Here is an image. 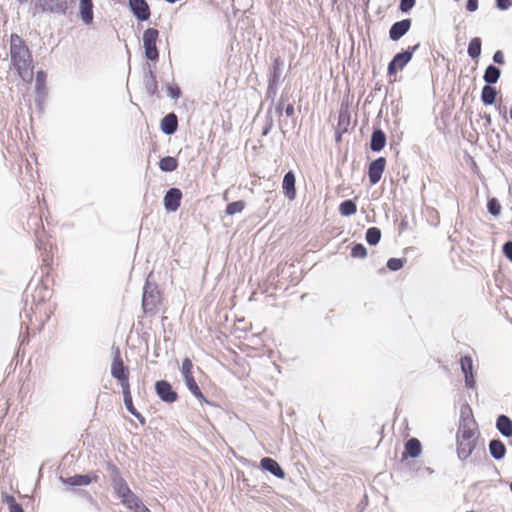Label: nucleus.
Returning a JSON list of instances; mask_svg holds the SVG:
<instances>
[{
    "label": "nucleus",
    "mask_w": 512,
    "mask_h": 512,
    "mask_svg": "<svg viewBox=\"0 0 512 512\" xmlns=\"http://www.w3.org/2000/svg\"><path fill=\"white\" fill-rule=\"evenodd\" d=\"M73 492L87 500L97 511H100V506L95 498L85 489H75Z\"/></svg>",
    "instance_id": "43"
},
{
    "label": "nucleus",
    "mask_w": 512,
    "mask_h": 512,
    "mask_svg": "<svg viewBox=\"0 0 512 512\" xmlns=\"http://www.w3.org/2000/svg\"><path fill=\"white\" fill-rule=\"evenodd\" d=\"M132 415L140 422V424L145 425L146 419L138 410L132 413Z\"/></svg>",
    "instance_id": "56"
},
{
    "label": "nucleus",
    "mask_w": 512,
    "mask_h": 512,
    "mask_svg": "<svg viewBox=\"0 0 512 512\" xmlns=\"http://www.w3.org/2000/svg\"><path fill=\"white\" fill-rule=\"evenodd\" d=\"M345 134L342 131L335 129V142L340 143L342 141V135Z\"/></svg>",
    "instance_id": "58"
},
{
    "label": "nucleus",
    "mask_w": 512,
    "mask_h": 512,
    "mask_svg": "<svg viewBox=\"0 0 512 512\" xmlns=\"http://www.w3.org/2000/svg\"><path fill=\"white\" fill-rule=\"evenodd\" d=\"M76 0H35L34 13L67 16L72 14Z\"/></svg>",
    "instance_id": "2"
},
{
    "label": "nucleus",
    "mask_w": 512,
    "mask_h": 512,
    "mask_svg": "<svg viewBox=\"0 0 512 512\" xmlns=\"http://www.w3.org/2000/svg\"><path fill=\"white\" fill-rule=\"evenodd\" d=\"M59 480L65 484L69 485L71 487H81V486H87L91 483L98 481V476L93 473L88 474H75L70 477H63L61 476Z\"/></svg>",
    "instance_id": "10"
},
{
    "label": "nucleus",
    "mask_w": 512,
    "mask_h": 512,
    "mask_svg": "<svg viewBox=\"0 0 512 512\" xmlns=\"http://www.w3.org/2000/svg\"><path fill=\"white\" fill-rule=\"evenodd\" d=\"M351 124V114L348 109V107H344V105H341L339 116H338V123L335 129L342 131L344 133H347L349 131V127Z\"/></svg>",
    "instance_id": "28"
},
{
    "label": "nucleus",
    "mask_w": 512,
    "mask_h": 512,
    "mask_svg": "<svg viewBox=\"0 0 512 512\" xmlns=\"http://www.w3.org/2000/svg\"><path fill=\"white\" fill-rule=\"evenodd\" d=\"M407 262L406 258H389L386 267L393 272L399 271L402 269Z\"/></svg>",
    "instance_id": "42"
},
{
    "label": "nucleus",
    "mask_w": 512,
    "mask_h": 512,
    "mask_svg": "<svg viewBox=\"0 0 512 512\" xmlns=\"http://www.w3.org/2000/svg\"><path fill=\"white\" fill-rule=\"evenodd\" d=\"M412 21L410 18H405L393 23L389 29V38L392 41L401 39L410 29Z\"/></svg>",
    "instance_id": "14"
},
{
    "label": "nucleus",
    "mask_w": 512,
    "mask_h": 512,
    "mask_svg": "<svg viewBox=\"0 0 512 512\" xmlns=\"http://www.w3.org/2000/svg\"><path fill=\"white\" fill-rule=\"evenodd\" d=\"M284 110V103L278 101L277 105L275 106V112L280 117Z\"/></svg>",
    "instance_id": "57"
},
{
    "label": "nucleus",
    "mask_w": 512,
    "mask_h": 512,
    "mask_svg": "<svg viewBox=\"0 0 512 512\" xmlns=\"http://www.w3.org/2000/svg\"><path fill=\"white\" fill-rule=\"evenodd\" d=\"M483 118L485 119V121H486V123H487L488 125H490V124H491V121H492V120H491V116H490L489 114H485V115L483 116Z\"/></svg>",
    "instance_id": "60"
},
{
    "label": "nucleus",
    "mask_w": 512,
    "mask_h": 512,
    "mask_svg": "<svg viewBox=\"0 0 512 512\" xmlns=\"http://www.w3.org/2000/svg\"><path fill=\"white\" fill-rule=\"evenodd\" d=\"M351 256L353 258H365L367 256V249L362 243H355L351 247Z\"/></svg>",
    "instance_id": "44"
},
{
    "label": "nucleus",
    "mask_w": 512,
    "mask_h": 512,
    "mask_svg": "<svg viewBox=\"0 0 512 512\" xmlns=\"http://www.w3.org/2000/svg\"><path fill=\"white\" fill-rule=\"evenodd\" d=\"M488 449L490 456L497 461L502 460L506 455V446L499 438L490 440Z\"/></svg>",
    "instance_id": "24"
},
{
    "label": "nucleus",
    "mask_w": 512,
    "mask_h": 512,
    "mask_svg": "<svg viewBox=\"0 0 512 512\" xmlns=\"http://www.w3.org/2000/svg\"><path fill=\"white\" fill-rule=\"evenodd\" d=\"M493 62L498 64V65H504L505 64V59H504V54L501 50H497L494 54H493Z\"/></svg>",
    "instance_id": "52"
},
{
    "label": "nucleus",
    "mask_w": 512,
    "mask_h": 512,
    "mask_svg": "<svg viewBox=\"0 0 512 512\" xmlns=\"http://www.w3.org/2000/svg\"><path fill=\"white\" fill-rule=\"evenodd\" d=\"M155 393L161 401L172 404L178 400V393L173 389L167 380H158L155 382Z\"/></svg>",
    "instance_id": "7"
},
{
    "label": "nucleus",
    "mask_w": 512,
    "mask_h": 512,
    "mask_svg": "<svg viewBox=\"0 0 512 512\" xmlns=\"http://www.w3.org/2000/svg\"><path fill=\"white\" fill-rule=\"evenodd\" d=\"M112 351L111 376L119 382L122 389L129 387V368L122 360L120 349L113 346Z\"/></svg>",
    "instance_id": "3"
},
{
    "label": "nucleus",
    "mask_w": 512,
    "mask_h": 512,
    "mask_svg": "<svg viewBox=\"0 0 512 512\" xmlns=\"http://www.w3.org/2000/svg\"><path fill=\"white\" fill-rule=\"evenodd\" d=\"M495 4L499 10L505 11L512 6V0H495Z\"/></svg>",
    "instance_id": "51"
},
{
    "label": "nucleus",
    "mask_w": 512,
    "mask_h": 512,
    "mask_svg": "<svg viewBox=\"0 0 512 512\" xmlns=\"http://www.w3.org/2000/svg\"><path fill=\"white\" fill-rule=\"evenodd\" d=\"M2 502L8 506L9 512H25L22 505L12 495L2 494Z\"/></svg>",
    "instance_id": "37"
},
{
    "label": "nucleus",
    "mask_w": 512,
    "mask_h": 512,
    "mask_svg": "<svg viewBox=\"0 0 512 512\" xmlns=\"http://www.w3.org/2000/svg\"><path fill=\"white\" fill-rule=\"evenodd\" d=\"M122 393H123V401H124V405H125V408L127 409V411L132 414L134 412L137 411V409L135 408L134 404H133V400H132V395H131V390H130V386L129 387H124L122 389Z\"/></svg>",
    "instance_id": "38"
},
{
    "label": "nucleus",
    "mask_w": 512,
    "mask_h": 512,
    "mask_svg": "<svg viewBox=\"0 0 512 512\" xmlns=\"http://www.w3.org/2000/svg\"><path fill=\"white\" fill-rule=\"evenodd\" d=\"M182 191L179 188L172 187L168 189L163 198V205L167 212H176L182 199Z\"/></svg>",
    "instance_id": "9"
},
{
    "label": "nucleus",
    "mask_w": 512,
    "mask_h": 512,
    "mask_svg": "<svg viewBox=\"0 0 512 512\" xmlns=\"http://www.w3.org/2000/svg\"><path fill=\"white\" fill-rule=\"evenodd\" d=\"M11 65L17 71L19 77L25 82L33 79V59L25 41L17 34L10 37Z\"/></svg>",
    "instance_id": "1"
},
{
    "label": "nucleus",
    "mask_w": 512,
    "mask_h": 512,
    "mask_svg": "<svg viewBox=\"0 0 512 512\" xmlns=\"http://www.w3.org/2000/svg\"><path fill=\"white\" fill-rule=\"evenodd\" d=\"M502 253L512 263V240L506 241L503 244Z\"/></svg>",
    "instance_id": "50"
},
{
    "label": "nucleus",
    "mask_w": 512,
    "mask_h": 512,
    "mask_svg": "<svg viewBox=\"0 0 512 512\" xmlns=\"http://www.w3.org/2000/svg\"><path fill=\"white\" fill-rule=\"evenodd\" d=\"M41 245H42V243H41V241L38 239V240H37V242H36V247H37L39 250H41V249H42V246H41Z\"/></svg>",
    "instance_id": "62"
},
{
    "label": "nucleus",
    "mask_w": 512,
    "mask_h": 512,
    "mask_svg": "<svg viewBox=\"0 0 512 512\" xmlns=\"http://www.w3.org/2000/svg\"><path fill=\"white\" fill-rule=\"evenodd\" d=\"M487 210L489 214L494 217H498L501 214V204L499 200L495 197L489 198L487 201Z\"/></svg>",
    "instance_id": "40"
},
{
    "label": "nucleus",
    "mask_w": 512,
    "mask_h": 512,
    "mask_svg": "<svg viewBox=\"0 0 512 512\" xmlns=\"http://www.w3.org/2000/svg\"><path fill=\"white\" fill-rule=\"evenodd\" d=\"M159 37V31L156 28H147L143 32L144 55L148 61L157 62L159 60V51L156 46Z\"/></svg>",
    "instance_id": "6"
},
{
    "label": "nucleus",
    "mask_w": 512,
    "mask_h": 512,
    "mask_svg": "<svg viewBox=\"0 0 512 512\" xmlns=\"http://www.w3.org/2000/svg\"><path fill=\"white\" fill-rule=\"evenodd\" d=\"M278 87L274 85H267L265 99L266 101H270V107L273 108L275 104V97L277 94Z\"/></svg>",
    "instance_id": "47"
},
{
    "label": "nucleus",
    "mask_w": 512,
    "mask_h": 512,
    "mask_svg": "<svg viewBox=\"0 0 512 512\" xmlns=\"http://www.w3.org/2000/svg\"><path fill=\"white\" fill-rule=\"evenodd\" d=\"M498 91L492 85H485L481 91V101L486 106L495 104Z\"/></svg>",
    "instance_id": "30"
},
{
    "label": "nucleus",
    "mask_w": 512,
    "mask_h": 512,
    "mask_svg": "<svg viewBox=\"0 0 512 512\" xmlns=\"http://www.w3.org/2000/svg\"><path fill=\"white\" fill-rule=\"evenodd\" d=\"M106 471L109 476L110 484L118 479L123 478L119 468L112 462L106 463Z\"/></svg>",
    "instance_id": "41"
},
{
    "label": "nucleus",
    "mask_w": 512,
    "mask_h": 512,
    "mask_svg": "<svg viewBox=\"0 0 512 512\" xmlns=\"http://www.w3.org/2000/svg\"><path fill=\"white\" fill-rule=\"evenodd\" d=\"M178 127V117L174 112L166 114L160 121V130L167 136L175 134Z\"/></svg>",
    "instance_id": "17"
},
{
    "label": "nucleus",
    "mask_w": 512,
    "mask_h": 512,
    "mask_svg": "<svg viewBox=\"0 0 512 512\" xmlns=\"http://www.w3.org/2000/svg\"><path fill=\"white\" fill-rule=\"evenodd\" d=\"M387 143L385 132L380 127H374L370 137V149L373 152H380L384 149Z\"/></svg>",
    "instance_id": "19"
},
{
    "label": "nucleus",
    "mask_w": 512,
    "mask_h": 512,
    "mask_svg": "<svg viewBox=\"0 0 512 512\" xmlns=\"http://www.w3.org/2000/svg\"><path fill=\"white\" fill-rule=\"evenodd\" d=\"M357 212V205L354 200L347 199L340 203L339 213L344 217H349Z\"/></svg>",
    "instance_id": "34"
},
{
    "label": "nucleus",
    "mask_w": 512,
    "mask_h": 512,
    "mask_svg": "<svg viewBox=\"0 0 512 512\" xmlns=\"http://www.w3.org/2000/svg\"><path fill=\"white\" fill-rule=\"evenodd\" d=\"M134 512H151L143 503Z\"/></svg>",
    "instance_id": "59"
},
{
    "label": "nucleus",
    "mask_w": 512,
    "mask_h": 512,
    "mask_svg": "<svg viewBox=\"0 0 512 512\" xmlns=\"http://www.w3.org/2000/svg\"><path fill=\"white\" fill-rule=\"evenodd\" d=\"M420 47V43L409 46L407 49L396 53L391 61L388 63L387 74L388 76L395 75L398 70H403L405 66L411 61L413 54Z\"/></svg>",
    "instance_id": "5"
},
{
    "label": "nucleus",
    "mask_w": 512,
    "mask_h": 512,
    "mask_svg": "<svg viewBox=\"0 0 512 512\" xmlns=\"http://www.w3.org/2000/svg\"><path fill=\"white\" fill-rule=\"evenodd\" d=\"M114 494L117 498L124 496V494H129L131 489L128 486L126 480L124 478L118 479L111 483Z\"/></svg>",
    "instance_id": "35"
},
{
    "label": "nucleus",
    "mask_w": 512,
    "mask_h": 512,
    "mask_svg": "<svg viewBox=\"0 0 512 512\" xmlns=\"http://www.w3.org/2000/svg\"><path fill=\"white\" fill-rule=\"evenodd\" d=\"M143 85L149 96L158 94V83L156 79L155 67L146 63L144 68Z\"/></svg>",
    "instance_id": "11"
},
{
    "label": "nucleus",
    "mask_w": 512,
    "mask_h": 512,
    "mask_svg": "<svg viewBox=\"0 0 512 512\" xmlns=\"http://www.w3.org/2000/svg\"><path fill=\"white\" fill-rule=\"evenodd\" d=\"M284 111H285V114L287 117H292L295 113L293 103H288L287 106L285 107Z\"/></svg>",
    "instance_id": "55"
},
{
    "label": "nucleus",
    "mask_w": 512,
    "mask_h": 512,
    "mask_svg": "<svg viewBox=\"0 0 512 512\" xmlns=\"http://www.w3.org/2000/svg\"><path fill=\"white\" fill-rule=\"evenodd\" d=\"M381 230L378 227H370L366 230L365 240L370 246H376L381 240Z\"/></svg>",
    "instance_id": "36"
},
{
    "label": "nucleus",
    "mask_w": 512,
    "mask_h": 512,
    "mask_svg": "<svg viewBox=\"0 0 512 512\" xmlns=\"http://www.w3.org/2000/svg\"><path fill=\"white\" fill-rule=\"evenodd\" d=\"M422 452V444L417 438H410L405 442L404 451L402 452V460L408 458H417Z\"/></svg>",
    "instance_id": "18"
},
{
    "label": "nucleus",
    "mask_w": 512,
    "mask_h": 512,
    "mask_svg": "<svg viewBox=\"0 0 512 512\" xmlns=\"http://www.w3.org/2000/svg\"><path fill=\"white\" fill-rule=\"evenodd\" d=\"M509 114H510V118L512 119V105H511V108H510Z\"/></svg>",
    "instance_id": "64"
},
{
    "label": "nucleus",
    "mask_w": 512,
    "mask_h": 512,
    "mask_svg": "<svg viewBox=\"0 0 512 512\" xmlns=\"http://www.w3.org/2000/svg\"><path fill=\"white\" fill-rule=\"evenodd\" d=\"M192 370H193V363H192L191 359L185 358L182 361V367H181V373H182L183 378L186 379L189 377H193Z\"/></svg>",
    "instance_id": "46"
},
{
    "label": "nucleus",
    "mask_w": 512,
    "mask_h": 512,
    "mask_svg": "<svg viewBox=\"0 0 512 512\" xmlns=\"http://www.w3.org/2000/svg\"><path fill=\"white\" fill-rule=\"evenodd\" d=\"M496 429L506 438L512 437V420L505 414H501L496 419Z\"/></svg>",
    "instance_id": "25"
},
{
    "label": "nucleus",
    "mask_w": 512,
    "mask_h": 512,
    "mask_svg": "<svg viewBox=\"0 0 512 512\" xmlns=\"http://www.w3.org/2000/svg\"><path fill=\"white\" fill-rule=\"evenodd\" d=\"M466 9L469 12H475L478 9V0H467Z\"/></svg>",
    "instance_id": "53"
},
{
    "label": "nucleus",
    "mask_w": 512,
    "mask_h": 512,
    "mask_svg": "<svg viewBox=\"0 0 512 512\" xmlns=\"http://www.w3.org/2000/svg\"><path fill=\"white\" fill-rule=\"evenodd\" d=\"M245 208V202L243 200L233 201L228 203L225 209L227 215H235L241 213Z\"/></svg>",
    "instance_id": "39"
},
{
    "label": "nucleus",
    "mask_w": 512,
    "mask_h": 512,
    "mask_svg": "<svg viewBox=\"0 0 512 512\" xmlns=\"http://www.w3.org/2000/svg\"><path fill=\"white\" fill-rule=\"evenodd\" d=\"M160 300L161 296L157 284L147 279L142 295V308L144 313L155 314Z\"/></svg>",
    "instance_id": "4"
},
{
    "label": "nucleus",
    "mask_w": 512,
    "mask_h": 512,
    "mask_svg": "<svg viewBox=\"0 0 512 512\" xmlns=\"http://www.w3.org/2000/svg\"><path fill=\"white\" fill-rule=\"evenodd\" d=\"M46 72L40 70L36 73L35 76V94H36V102H41L46 95Z\"/></svg>",
    "instance_id": "26"
},
{
    "label": "nucleus",
    "mask_w": 512,
    "mask_h": 512,
    "mask_svg": "<svg viewBox=\"0 0 512 512\" xmlns=\"http://www.w3.org/2000/svg\"><path fill=\"white\" fill-rule=\"evenodd\" d=\"M167 95L174 100H177L181 97V90L177 85H168L167 86Z\"/></svg>",
    "instance_id": "48"
},
{
    "label": "nucleus",
    "mask_w": 512,
    "mask_h": 512,
    "mask_svg": "<svg viewBox=\"0 0 512 512\" xmlns=\"http://www.w3.org/2000/svg\"><path fill=\"white\" fill-rule=\"evenodd\" d=\"M425 471L428 473V474H433L434 473V470L430 467H426L425 468Z\"/></svg>",
    "instance_id": "61"
},
{
    "label": "nucleus",
    "mask_w": 512,
    "mask_h": 512,
    "mask_svg": "<svg viewBox=\"0 0 512 512\" xmlns=\"http://www.w3.org/2000/svg\"><path fill=\"white\" fill-rule=\"evenodd\" d=\"M93 1L92 0H80L79 2V13L78 16L85 25L93 23Z\"/></svg>",
    "instance_id": "23"
},
{
    "label": "nucleus",
    "mask_w": 512,
    "mask_h": 512,
    "mask_svg": "<svg viewBox=\"0 0 512 512\" xmlns=\"http://www.w3.org/2000/svg\"><path fill=\"white\" fill-rule=\"evenodd\" d=\"M386 167V158L378 157L375 160L371 161L368 165V178L371 185L377 184Z\"/></svg>",
    "instance_id": "12"
},
{
    "label": "nucleus",
    "mask_w": 512,
    "mask_h": 512,
    "mask_svg": "<svg viewBox=\"0 0 512 512\" xmlns=\"http://www.w3.org/2000/svg\"><path fill=\"white\" fill-rule=\"evenodd\" d=\"M184 381H185V385H186L187 389L191 392V394L193 396H195L197 399L205 402L206 404H208L210 406H216V404L214 402L209 401L207 398H205V396L203 395L202 391L200 390L197 382L195 381L194 376L186 378V379H184Z\"/></svg>",
    "instance_id": "27"
},
{
    "label": "nucleus",
    "mask_w": 512,
    "mask_h": 512,
    "mask_svg": "<svg viewBox=\"0 0 512 512\" xmlns=\"http://www.w3.org/2000/svg\"><path fill=\"white\" fill-rule=\"evenodd\" d=\"M159 169L162 172H173L178 168V160L173 156H165L159 160Z\"/></svg>",
    "instance_id": "32"
},
{
    "label": "nucleus",
    "mask_w": 512,
    "mask_h": 512,
    "mask_svg": "<svg viewBox=\"0 0 512 512\" xmlns=\"http://www.w3.org/2000/svg\"><path fill=\"white\" fill-rule=\"evenodd\" d=\"M482 455H483V457H484L485 459H487V455H486V452H485L484 447L482 448Z\"/></svg>",
    "instance_id": "63"
},
{
    "label": "nucleus",
    "mask_w": 512,
    "mask_h": 512,
    "mask_svg": "<svg viewBox=\"0 0 512 512\" xmlns=\"http://www.w3.org/2000/svg\"><path fill=\"white\" fill-rule=\"evenodd\" d=\"M501 77V70L494 64H489L483 75V80L487 85H494Z\"/></svg>",
    "instance_id": "29"
},
{
    "label": "nucleus",
    "mask_w": 512,
    "mask_h": 512,
    "mask_svg": "<svg viewBox=\"0 0 512 512\" xmlns=\"http://www.w3.org/2000/svg\"><path fill=\"white\" fill-rule=\"evenodd\" d=\"M282 191L287 199L292 201L296 198V176L293 170L285 173L282 181Z\"/></svg>",
    "instance_id": "15"
},
{
    "label": "nucleus",
    "mask_w": 512,
    "mask_h": 512,
    "mask_svg": "<svg viewBox=\"0 0 512 512\" xmlns=\"http://www.w3.org/2000/svg\"><path fill=\"white\" fill-rule=\"evenodd\" d=\"M260 467L262 470L267 471L271 473L273 476H275L278 479H284L285 478V471L280 466V464L274 460L271 457H263L260 460Z\"/></svg>",
    "instance_id": "16"
},
{
    "label": "nucleus",
    "mask_w": 512,
    "mask_h": 512,
    "mask_svg": "<svg viewBox=\"0 0 512 512\" xmlns=\"http://www.w3.org/2000/svg\"><path fill=\"white\" fill-rule=\"evenodd\" d=\"M475 425V422H466V420H463L460 422L457 434H456V441H468L469 439H476L478 436H476V429L472 427Z\"/></svg>",
    "instance_id": "22"
},
{
    "label": "nucleus",
    "mask_w": 512,
    "mask_h": 512,
    "mask_svg": "<svg viewBox=\"0 0 512 512\" xmlns=\"http://www.w3.org/2000/svg\"><path fill=\"white\" fill-rule=\"evenodd\" d=\"M290 98H291V94H289V89L287 87H285L281 93L279 100H280V102L285 104V103L289 102Z\"/></svg>",
    "instance_id": "54"
},
{
    "label": "nucleus",
    "mask_w": 512,
    "mask_h": 512,
    "mask_svg": "<svg viewBox=\"0 0 512 512\" xmlns=\"http://www.w3.org/2000/svg\"><path fill=\"white\" fill-rule=\"evenodd\" d=\"M283 65L284 62L279 56L273 59L268 73V85H274L278 87L282 75Z\"/></svg>",
    "instance_id": "21"
},
{
    "label": "nucleus",
    "mask_w": 512,
    "mask_h": 512,
    "mask_svg": "<svg viewBox=\"0 0 512 512\" xmlns=\"http://www.w3.org/2000/svg\"><path fill=\"white\" fill-rule=\"evenodd\" d=\"M128 5L131 13L139 22L149 20L151 11L146 0H128Z\"/></svg>",
    "instance_id": "8"
},
{
    "label": "nucleus",
    "mask_w": 512,
    "mask_h": 512,
    "mask_svg": "<svg viewBox=\"0 0 512 512\" xmlns=\"http://www.w3.org/2000/svg\"><path fill=\"white\" fill-rule=\"evenodd\" d=\"M273 125H274V121H273V118L271 116V107H269L268 110H267L266 116H265V123H264V126L262 128L261 135L262 136H267L270 133V131L272 130Z\"/></svg>",
    "instance_id": "45"
},
{
    "label": "nucleus",
    "mask_w": 512,
    "mask_h": 512,
    "mask_svg": "<svg viewBox=\"0 0 512 512\" xmlns=\"http://www.w3.org/2000/svg\"><path fill=\"white\" fill-rule=\"evenodd\" d=\"M119 499L127 509L133 512L143 503L132 490L129 494H124V496H121Z\"/></svg>",
    "instance_id": "31"
},
{
    "label": "nucleus",
    "mask_w": 512,
    "mask_h": 512,
    "mask_svg": "<svg viewBox=\"0 0 512 512\" xmlns=\"http://www.w3.org/2000/svg\"><path fill=\"white\" fill-rule=\"evenodd\" d=\"M416 0H400L399 10L408 13L415 6Z\"/></svg>",
    "instance_id": "49"
},
{
    "label": "nucleus",
    "mask_w": 512,
    "mask_h": 512,
    "mask_svg": "<svg viewBox=\"0 0 512 512\" xmlns=\"http://www.w3.org/2000/svg\"><path fill=\"white\" fill-rule=\"evenodd\" d=\"M478 438L469 439L468 441H456L457 456L461 461L466 460L470 457L473 451L476 449Z\"/></svg>",
    "instance_id": "20"
},
{
    "label": "nucleus",
    "mask_w": 512,
    "mask_h": 512,
    "mask_svg": "<svg viewBox=\"0 0 512 512\" xmlns=\"http://www.w3.org/2000/svg\"><path fill=\"white\" fill-rule=\"evenodd\" d=\"M482 41L479 37H474L470 40L467 48V53L470 58L478 59L481 55Z\"/></svg>",
    "instance_id": "33"
},
{
    "label": "nucleus",
    "mask_w": 512,
    "mask_h": 512,
    "mask_svg": "<svg viewBox=\"0 0 512 512\" xmlns=\"http://www.w3.org/2000/svg\"><path fill=\"white\" fill-rule=\"evenodd\" d=\"M461 371L464 375L465 386L468 389H474L476 386L473 374V360L469 355L462 356L460 359Z\"/></svg>",
    "instance_id": "13"
}]
</instances>
